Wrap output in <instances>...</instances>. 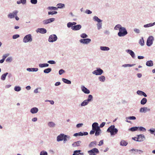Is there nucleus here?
<instances>
[{
  "label": "nucleus",
  "mask_w": 155,
  "mask_h": 155,
  "mask_svg": "<svg viewBox=\"0 0 155 155\" xmlns=\"http://www.w3.org/2000/svg\"><path fill=\"white\" fill-rule=\"evenodd\" d=\"M105 124V122H103L99 126L97 123H94L92 124V129L90 131V134L91 135H92L95 133V136H99L101 132V130L100 128L103 127Z\"/></svg>",
  "instance_id": "1"
},
{
  "label": "nucleus",
  "mask_w": 155,
  "mask_h": 155,
  "mask_svg": "<svg viewBox=\"0 0 155 155\" xmlns=\"http://www.w3.org/2000/svg\"><path fill=\"white\" fill-rule=\"evenodd\" d=\"M117 28L119 30V32L117 35L120 37H124L128 34L126 28L122 27L120 24L117 25Z\"/></svg>",
  "instance_id": "2"
},
{
  "label": "nucleus",
  "mask_w": 155,
  "mask_h": 155,
  "mask_svg": "<svg viewBox=\"0 0 155 155\" xmlns=\"http://www.w3.org/2000/svg\"><path fill=\"white\" fill-rule=\"evenodd\" d=\"M107 132L110 133V136L113 137L116 134V128L114 125H112L110 126L107 129Z\"/></svg>",
  "instance_id": "3"
},
{
  "label": "nucleus",
  "mask_w": 155,
  "mask_h": 155,
  "mask_svg": "<svg viewBox=\"0 0 155 155\" xmlns=\"http://www.w3.org/2000/svg\"><path fill=\"white\" fill-rule=\"evenodd\" d=\"M93 20L97 22V29L99 30L102 28V23L101 22L102 20L99 19L97 16H94L93 17Z\"/></svg>",
  "instance_id": "4"
},
{
  "label": "nucleus",
  "mask_w": 155,
  "mask_h": 155,
  "mask_svg": "<svg viewBox=\"0 0 155 155\" xmlns=\"http://www.w3.org/2000/svg\"><path fill=\"white\" fill-rule=\"evenodd\" d=\"M32 38L31 34H28L26 35L24 38L23 42L25 43L30 42L32 41Z\"/></svg>",
  "instance_id": "5"
},
{
  "label": "nucleus",
  "mask_w": 155,
  "mask_h": 155,
  "mask_svg": "<svg viewBox=\"0 0 155 155\" xmlns=\"http://www.w3.org/2000/svg\"><path fill=\"white\" fill-rule=\"evenodd\" d=\"M103 70L100 68H96V69L92 72V74L96 75H101L103 73Z\"/></svg>",
  "instance_id": "6"
},
{
  "label": "nucleus",
  "mask_w": 155,
  "mask_h": 155,
  "mask_svg": "<svg viewBox=\"0 0 155 155\" xmlns=\"http://www.w3.org/2000/svg\"><path fill=\"white\" fill-rule=\"evenodd\" d=\"M58 39L57 35L55 34H52L49 36L48 41L50 42H53L56 41Z\"/></svg>",
  "instance_id": "7"
},
{
  "label": "nucleus",
  "mask_w": 155,
  "mask_h": 155,
  "mask_svg": "<svg viewBox=\"0 0 155 155\" xmlns=\"http://www.w3.org/2000/svg\"><path fill=\"white\" fill-rule=\"evenodd\" d=\"M154 38L152 36H150L148 38L147 41V45L148 46H151L153 43Z\"/></svg>",
  "instance_id": "8"
},
{
  "label": "nucleus",
  "mask_w": 155,
  "mask_h": 155,
  "mask_svg": "<svg viewBox=\"0 0 155 155\" xmlns=\"http://www.w3.org/2000/svg\"><path fill=\"white\" fill-rule=\"evenodd\" d=\"M99 152L98 149L96 148H94L88 151V153L90 154L89 155H96Z\"/></svg>",
  "instance_id": "9"
},
{
  "label": "nucleus",
  "mask_w": 155,
  "mask_h": 155,
  "mask_svg": "<svg viewBox=\"0 0 155 155\" xmlns=\"http://www.w3.org/2000/svg\"><path fill=\"white\" fill-rule=\"evenodd\" d=\"M91 39L89 38L81 39L79 40L80 43L84 44H88L91 42Z\"/></svg>",
  "instance_id": "10"
},
{
  "label": "nucleus",
  "mask_w": 155,
  "mask_h": 155,
  "mask_svg": "<svg viewBox=\"0 0 155 155\" xmlns=\"http://www.w3.org/2000/svg\"><path fill=\"white\" fill-rule=\"evenodd\" d=\"M18 12V11L16 10H15L12 13H9L8 15V17L10 19L14 18L15 16L17 15Z\"/></svg>",
  "instance_id": "11"
},
{
  "label": "nucleus",
  "mask_w": 155,
  "mask_h": 155,
  "mask_svg": "<svg viewBox=\"0 0 155 155\" xmlns=\"http://www.w3.org/2000/svg\"><path fill=\"white\" fill-rule=\"evenodd\" d=\"M136 141L139 142L143 141L145 139V137L143 134H139L137 135Z\"/></svg>",
  "instance_id": "12"
},
{
  "label": "nucleus",
  "mask_w": 155,
  "mask_h": 155,
  "mask_svg": "<svg viewBox=\"0 0 155 155\" xmlns=\"http://www.w3.org/2000/svg\"><path fill=\"white\" fill-rule=\"evenodd\" d=\"M55 19L54 18H51L43 20L42 21V23L44 25H46L53 22Z\"/></svg>",
  "instance_id": "13"
},
{
  "label": "nucleus",
  "mask_w": 155,
  "mask_h": 155,
  "mask_svg": "<svg viewBox=\"0 0 155 155\" xmlns=\"http://www.w3.org/2000/svg\"><path fill=\"white\" fill-rule=\"evenodd\" d=\"M88 134V133L87 132H80L74 134L73 136L74 137L81 136L87 135Z\"/></svg>",
  "instance_id": "14"
},
{
  "label": "nucleus",
  "mask_w": 155,
  "mask_h": 155,
  "mask_svg": "<svg viewBox=\"0 0 155 155\" xmlns=\"http://www.w3.org/2000/svg\"><path fill=\"white\" fill-rule=\"evenodd\" d=\"M36 32L37 33H39L42 34H44L47 32V30L44 28H39L36 30Z\"/></svg>",
  "instance_id": "15"
},
{
  "label": "nucleus",
  "mask_w": 155,
  "mask_h": 155,
  "mask_svg": "<svg viewBox=\"0 0 155 155\" xmlns=\"http://www.w3.org/2000/svg\"><path fill=\"white\" fill-rule=\"evenodd\" d=\"M81 91L85 94H89L90 93V90L84 85L81 86Z\"/></svg>",
  "instance_id": "16"
},
{
  "label": "nucleus",
  "mask_w": 155,
  "mask_h": 155,
  "mask_svg": "<svg viewBox=\"0 0 155 155\" xmlns=\"http://www.w3.org/2000/svg\"><path fill=\"white\" fill-rule=\"evenodd\" d=\"M150 109L147 107H141L140 109V112L141 113H146L148 111H150Z\"/></svg>",
  "instance_id": "17"
},
{
  "label": "nucleus",
  "mask_w": 155,
  "mask_h": 155,
  "mask_svg": "<svg viewBox=\"0 0 155 155\" xmlns=\"http://www.w3.org/2000/svg\"><path fill=\"white\" fill-rule=\"evenodd\" d=\"M81 28V25L78 24L74 25L72 27V29L74 31H78L80 30Z\"/></svg>",
  "instance_id": "18"
},
{
  "label": "nucleus",
  "mask_w": 155,
  "mask_h": 155,
  "mask_svg": "<svg viewBox=\"0 0 155 155\" xmlns=\"http://www.w3.org/2000/svg\"><path fill=\"white\" fill-rule=\"evenodd\" d=\"M64 134H61L58 135L57 137V141L58 142H59L63 140Z\"/></svg>",
  "instance_id": "19"
},
{
  "label": "nucleus",
  "mask_w": 155,
  "mask_h": 155,
  "mask_svg": "<svg viewBox=\"0 0 155 155\" xmlns=\"http://www.w3.org/2000/svg\"><path fill=\"white\" fill-rule=\"evenodd\" d=\"M126 51L133 58H135V53L132 50L127 49L126 50Z\"/></svg>",
  "instance_id": "20"
},
{
  "label": "nucleus",
  "mask_w": 155,
  "mask_h": 155,
  "mask_svg": "<svg viewBox=\"0 0 155 155\" xmlns=\"http://www.w3.org/2000/svg\"><path fill=\"white\" fill-rule=\"evenodd\" d=\"M38 111V108L33 107L31 109L30 112L32 114H35L37 113Z\"/></svg>",
  "instance_id": "21"
},
{
  "label": "nucleus",
  "mask_w": 155,
  "mask_h": 155,
  "mask_svg": "<svg viewBox=\"0 0 155 155\" xmlns=\"http://www.w3.org/2000/svg\"><path fill=\"white\" fill-rule=\"evenodd\" d=\"M130 152L131 151H134L135 152L134 153V154H137V153L140 154L141 153H142L143 151L141 150H137L136 149H133L129 150Z\"/></svg>",
  "instance_id": "22"
},
{
  "label": "nucleus",
  "mask_w": 155,
  "mask_h": 155,
  "mask_svg": "<svg viewBox=\"0 0 155 155\" xmlns=\"http://www.w3.org/2000/svg\"><path fill=\"white\" fill-rule=\"evenodd\" d=\"M137 93L138 95L140 96H143L145 97H146L147 96V95L144 92L141 91H137Z\"/></svg>",
  "instance_id": "23"
},
{
  "label": "nucleus",
  "mask_w": 155,
  "mask_h": 155,
  "mask_svg": "<svg viewBox=\"0 0 155 155\" xmlns=\"http://www.w3.org/2000/svg\"><path fill=\"white\" fill-rule=\"evenodd\" d=\"M26 70L29 72H36L38 69L37 68H28Z\"/></svg>",
  "instance_id": "24"
},
{
  "label": "nucleus",
  "mask_w": 155,
  "mask_h": 155,
  "mask_svg": "<svg viewBox=\"0 0 155 155\" xmlns=\"http://www.w3.org/2000/svg\"><path fill=\"white\" fill-rule=\"evenodd\" d=\"M64 138L63 140L64 143H65L68 140H70L71 139L70 137L68 135L64 134Z\"/></svg>",
  "instance_id": "25"
},
{
  "label": "nucleus",
  "mask_w": 155,
  "mask_h": 155,
  "mask_svg": "<svg viewBox=\"0 0 155 155\" xmlns=\"http://www.w3.org/2000/svg\"><path fill=\"white\" fill-rule=\"evenodd\" d=\"M81 143V141L79 140L77 141L74 142L72 144V145L74 147H78L80 146V144Z\"/></svg>",
  "instance_id": "26"
},
{
  "label": "nucleus",
  "mask_w": 155,
  "mask_h": 155,
  "mask_svg": "<svg viewBox=\"0 0 155 155\" xmlns=\"http://www.w3.org/2000/svg\"><path fill=\"white\" fill-rule=\"evenodd\" d=\"M153 65V62L152 61H148L146 62V65L148 67H152Z\"/></svg>",
  "instance_id": "27"
},
{
  "label": "nucleus",
  "mask_w": 155,
  "mask_h": 155,
  "mask_svg": "<svg viewBox=\"0 0 155 155\" xmlns=\"http://www.w3.org/2000/svg\"><path fill=\"white\" fill-rule=\"evenodd\" d=\"M155 25V22L153 23H150L147 24L145 25H143V27L144 28H148L151 27Z\"/></svg>",
  "instance_id": "28"
},
{
  "label": "nucleus",
  "mask_w": 155,
  "mask_h": 155,
  "mask_svg": "<svg viewBox=\"0 0 155 155\" xmlns=\"http://www.w3.org/2000/svg\"><path fill=\"white\" fill-rule=\"evenodd\" d=\"M93 96L92 95L89 94L88 96L87 99L86 100L89 103L91 102L93 100Z\"/></svg>",
  "instance_id": "29"
},
{
  "label": "nucleus",
  "mask_w": 155,
  "mask_h": 155,
  "mask_svg": "<svg viewBox=\"0 0 155 155\" xmlns=\"http://www.w3.org/2000/svg\"><path fill=\"white\" fill-rule=\"evenodd\" d=\"M89 104V102H88L86 100L84 101L79 105V106L81 107H84L86 106Z\"/></svg>",
  "instance_id": "30"
},
{
  "label": "nucleus",
  "mask_w": 155,
  "mask_h": 155,
  "mask_svg": "<svg viewBox=\"0 0 155 155\" xmlns=\"http://www.w3.org/2000/svg\"><path fill=\"white\" fill-rule=\"evenodd\" d=\"M81 151L80 150H75L74 151L72 155H79L83 154V153H81Z\"/></svg>",
  "instance_id": "31"
},
{
  "label": "nucleus",
  "mask_w": 155,
  "mask_h": 155,
  "mask_svg": "<svg viewBox=\"0 0 155 155\" xmlns=\"http://www.w3.org/2000/svg\"><path fill=\"white\" fill-rule=\"evenodd\" d=\"M8 72H6L2 74L1 76V79L2 81H5V80L6 76L8 75Z\"/></svg>",
  "instance_id": "32"
},
{
  "label": "nucleus",
  "mask_w": 155,
  "mask_h": 155,
  "mask_svg": "<svg viewBox=\"0 0 155 155\" xmlns=\"http://www.w3.org/2000/svg\"><path fill=\"white\" fill-rule=\"evenodd\" d=\"M62 81L65 83L68 84H71V81L67 79L62 78Z\"/></svg>",
  "instance_id": "33"
},
{
  "label": "nucleus",
  "mask_w": 155,
  "mask_h": 155,
  "mask_svg": "<svg viewBox=\"0 0 155 155\" xmlns=\"http://www.w3.org/2000/svg\"><path fill=\"white\" fill-rule=\"evenodd\" d=\"M56 6L57 7L58 9V8H63L65 7V5L62 3H58V4Z\"/></svg>",
  "instance_id": "34"
},
{
  "label": "nucleus",
  "mask_w": 155,
  "mask_h": 155,
  "mask_svg": "<svg viewBox=\"0 0 155 155\" xmlns=\"http://www.w3.org/2000/svg\"><path fill=\"white\" fill-rule=\"evenodd\" d=\"M49 64L48 63H42L39 64V66L41 68L48 67Z\"/></svg>",
  "instance_id": "35"
},
{
  "label": "nucleus",
  "mask_w": 155,
  "mask_h": 155,
  "mask_svg": "<svg viewBox=\"0 0 155 155\" xmlns=\"http://www.w3.org/2000/svg\"><path fill=\"white\" fill-rule=\"evenodd\" d=\"M48 126L50 127H55L56 124L53 122L51 121L48 123Z\"/></svg>",
  "instance_id": "36"
},
{
  "label": "nucleus",
  "mask_w": 155,
  "mask_h": 155,
  "mask_svg": "<svg viewBox=\"0 0 155 155\" xmlns=\"http://www.w3.org/2000/svg\"><path fill=\"white\" fill-rule=\"evenodd\" d=\"M128 144V143L124 140H121L120 142V145L122 146H126Z\"/></svg>",
  "instance_id": "37"
},
{
  "label": "nucleus",
  "mask_w": 155,
  "mask_h": 155,
  "mask_svg": "<svg viewBox=\"0 0 155 155\" xmlns=\"http://www.w3.org/2000/svg\"><path fill=\"white\" fill-rule=\"evenodd\" d=\"M100 49L101 50L103 51H108L110 50L109 48L106 46H101Z\"/></svg>",
  "instance_id": "38"
},
{
  "label": "nucleus",
  "mask_w": 155,
  "mask_h": 155,
  "mask_svg": "<svg viewBox=\"0 0 155 155\" xmlns=\"http://www.w3.org/2000/svg\"><path fill=\"white\" fill-rule=\"evenodd\" d=\"M98 80L101 82H104L106 80L105 77L103 75L100 76L98 77Z\"/></svg>",
  "instance_id": "39"
},
{
  "label": "nucleus",
  "mask_w": 155,
  "mask_h": 155,
  "mask_svg": "<svg viewBox=\"0 0 155 155\" xmlns=\"http://www.w3.org/2000/svg\"><path fill=\"white\" fill-rule=\"evenodd\" d=\"M138 127H133L129 129L128 130L132 132L136 131L138 130Z\"/></svg>",
  "instance_id": "40"
},
{
  "label": "nucleus",
  "mask_w": 155,
  "mask_h": 155,
  "mask_svg": "<svg viewBox=\"0 0 155 155\" xmlns=\"http://www.w3.org/2000/svg\"><path fill=\"white\" fill-rule=\"evenodd\" d=\"M52 70L51 68H48L44 70V73L45 74H48Z\"/></svg>",
  "instance_id": "41"
},
{
  "label": "nucleus",
  "mask_w": 155,
  "mask_h": 155,
  "mask_svg": "<svg viewBox=\"0 0 155 155\" xmlns=\"http://www.w3.org/2000/svg\"><path fill=\"white\" fill-rule=\"evenodd\" d=\"M147 102V99L145 98H143L140 101V104L142 105L145 104Z\"/></svg>",
  "instance_id": "42"
},
{
  "label": "nucleus",
  "mask_w": 155,
  "mask_h": 155,
  "mask_svg": "<svg viewBox=\"0 0 155 155\" xmlns=\"http://www.w3.org/2000/svg\"><path fill=\"white\" fill-rule=\"evenodd\" d=\"M97 144V142L96 141H92L91 142L90 144H89V147H94V145H96Z\"/></svg>",
  "instance_id": "43"
},
{
  "label": "nucleus",
  "mask_w": 155,
  "mask_h": 155,
  "mask_svg": "<svg viewBox=\"0 0 155 155\" xmlns=\"http://www.w3.org/2000/svg\"><path fill=\"white\" fill-rule=\"evenodd\" d=\"M135 65V64H124L122 65V66L124 68H126L127 67H131L134 66Z\"/></svg>",
  "instance_id": "44"
},
{
  "label": "nucleus",
  "mask_w": 155,
  "mask_h": 155,
  "mask_svg": "<svg viewBox=\"0 0 155 155\" xmlns=\"http://www.w3.org/2000/svg\"><path fill=\"white\" fill-rule=\"evenodd\" d=\"M14 89L15 91L19 92L21 90V88L19 86H15L14 87Z\"/></svg>",
  "instance_id": "45"
},
{
  "label": "nucleus",
  "mask_w": 155,
  "mask_h": 155,
  "mask_svg": "<svg viewBox=\"0 0 155 155\" xmlns=\"http://www.w3.org/2000/svg\"><path fill=\"white\" fill-rule=\"evenodd\" d=\"M139 43L141 46H143L144 45V42L143 38V37H142L140 39Z\"/></svg>",
  "instance_id": "46"
},
{
  "label": "nucleus",
  "mask_w": 155,
  "mask_h": 155,
  "mask_svg": "<svg viewBox=\"0 0 155 155\" xmlns=\"http://www.w3.org/2000/svg\"><path fill=\"white\" fill-rule=\"evenodd\" d=\"M126 119L127 120H135L136 119V117L134 116H130L126 117Z\"/></svg>",
  "instance_id": "47"
},
{
  "label": "nucleus",
  "mask_w": 155,
  "mask_h": 155,
  "mask_svg": "<svg viewBox=\"0 0 155 155\" xmlns=\"http://www.w3.org/2000/svg\"><path fill=\"white\" fill-rule=\"evenodd\" d=\"M138 129L140 131L145 132L146 130L145 128L142 127H137Z\"/></svg>",
  "instance_id": "48"
},
{
  "label": "nucleus",
  "mask_w": 155,
  "mask_h": 155,
  "mask_svg": "<svg viewBox=\"0 0 155 155\" xmlns=\"http://www.w3.org/2000/svg\"><path fill=\"white\" fill-rule=\"evenodd\" d=\"M48 9L50 10H58V8L53 6H49L48 8Z\"/></svg>",
  "instance_id": "49"
},
{
  "label": "nucleus",
  "mask_w": 155,
  "mask_h": 155,
  "mask_svg": "<svg viewBox=\"0 0 155 155\" xmlns=\"http://www.w3.org/2000/svg\"><path fill=\"white\" fill-rule=\"evenodd\" d=\"M80 37L83 38H85L88 37V35L85 33H83L80 35Z\"/></svg>",
  "instance_id": "50"
},
{
  "label": "nucleus",
  "mask_w": 155,
  "mask_h": 155,
  "mask_svg": "<svg viewBox=\"0 0 155 155\" xmlns=\"http://www.w3.org/2000/svg\"><path fill=\"white\" fill-rule=\"evenodd\" d=\"M57 12L56 11H50L48 12V15H53L57 14Z\"/></svg>",
  "instance_id": "51"
},
{
  "label": "nucleus",
  "mask_w": 155,
  "mask_h": 155,
  "mask_svg": "<svg viewBox=\"0 0 155 155\" xmlns=\"http://www.w3.org/2000/svg\"><path fill=\"white\" fill-rule=\"evenodd\" d=\"M40 155H48V154L46 151L42 150L40 152Z\"/></svg>",
  "instance_id": "52"
},
{
  "label": "nucleus",
  "mask_w": 155,
  "mask_h": 155,
  "mask_svg": "<svg viewBox=\"0 0 155 155\" xmlns=\"http://www.w3.org/2000/svg\"><path fill=\"white\" fill-rule=\"evenodd\" d=\"M47 62L48 63H49L50 64H56V62L55 61H54V60H49V61H47Z\"/></svg>",
  "instance_id": "53"
},
{
  "label": "nucleus",
  "mask_w": 155,
  "mask_h": 155,
  "mask_svg": "<svg viewBox=\"0 0 155 155\" xmlns=\"http://www.w3.org/2000/svg\"><path fill=\"white\" fill-rule=\"evenodd\" d=\"M20 35L18 34H15L12 36V38L13 39H16L19 37Z\"/></svg>",
  "instance_id": "54"
},
{
  "label": "nucleus",
  "mask_w": 155,
  "mask_h": 155,
  "mask_svg": "<svg viewBox=\"0 0 155 155\" xmlns=\"http://www.w3.org/2000/svg\"><path fill=\"white\" fill-rule=\"evenodd\" d=\"M67 26L68 28H70L71 27L72 29V27L73 26L71 23V22H69L67 24Z\"/></svg>",
  "instance_id": "55"
},
{
  "label": "nucleus",
  "mask_w": 155,
  "mask_h": 155,
  "mask_svg": "<svg viewBox=\"0 0 155 155\" xmlns=\"http://www.w3.org/2000/svg\"><path fill=\"white\" fill-rule=\"evenodd\" d=\"M12 60V58L11 57H9L6 60L7 62H11Z\"/></svg>",
  "instance_id": "56"
},
{
  "label": "nucleus",
  "mask_w": 155,
  "mask_h": 155,
  "mask_svg": "<svg viewBox=\"0 0 155 155\" xmlns=\"http://www.w3.org/2000/svg\"><path fill=\"white\" fill-rule=\"evenodd\" d=\"M65 71L63 69H61L59 71V74L60 75L62 74L63 73H64Z\"/></svg>",
  "instance_id": "57"
},
{
  "label": "nucleus",
  "mask_w": 155,
  "mask_h": 155,
  "mask_svg": "<svg viewBox=\"0 0 155 155\" xmlns=\"http://www.w3.org/2000/svg\"><path fill=\"white\" fill-rule=\"evenodd\" d=\"M30 2L31 4L35 5L37 3V0H30Z\"/></svg>",
  "instance_id": "58"
},
{
  "label": "nucleus",
  "mask_w": 155,
  "mask_h": 155,
  "mask_svg": "<svg viewBox=\"0 0 155 155\" xmlns=\"http://www.w3.org/2000/svg\"><path fill=\"white\" fill-rule=\"evenodd\" d=\"M83 125V124L82 123H79L77 124L76 125V127L77 128H79L82 127Z\"/></svg>",
  "instance_id": "59"
},
{
  "label": "nucleus",
  "mask_w": 155,
  "mask_h": 155,
  "mask_svg": "<svg viewBox=\"0 0 155 155\" xmlns=\"http://www.w3.org/2000/svg\"><path fill=\"white\" fill-rule=\"evenodd\" d=\"M85 12L87 14H91L92 13V12L89 9H86Z\"/></svg>",
  "instance_id": "60"
},
{
  "label": "nucleus",
  "mask_w": 155,
  "mask_h": 155,
  "mask_svg": "<svg viewBox=\"0 0 155 155\" xmlns=\"http://www.w3.org/2000/svg\"><path fill=\"white\" fill-rule=\"evenodd\" d=\"M134 31L135 33L137 34L139 33L140 32V30L139 29L136 28H134Z\"/></svg>",
  "instance_id": "61"
},
{
  "label": "nucleus",
  "mask_w": 155,
  "mask_h": 155,
  "mask_svg": "<svg viewBox=\"0 0 155 155\" xmlns=\"http://www.w3.org/2000/svg\"><path fill=\"white\" fill-rule=\"evenodd\" d=\"M9 54H4L2 56V58L4 59L5 60V58L9 56Z\"/></svg>",
  "instance_id": "62"
},
{
  "label": "nucleus",
  "mask_w": 155,
  "mask_h": 155,
  "mask_svg": "<svg viewBox=\"0 0 155 155\" xmlns=\"http://www.w3.org/2000/svg\"><path fill=\"white\" fill-rule=\"evenodd\" d=\"M149 131L150 132L151 134H153L155 131V129L153 128V129H150L149 130Z\"/></svg>",
  "instance_id": "63"
},
{
  "label": "nucleus",
  "mask_w": 155,
  "mask_h": 155,
  "mask_svg": "<svg viewBox=\"0 0 155 155\" xmlns=\"http://www.w3.org/2000/svg\"><path fill=\"white\" fill-rule=\"evenodd\" d=\"M104 143V141L103 140H101L99 142V143L98 144V145L99 146H101Z\"/></svg>",
  "instance_id": "64"
}]
</instances>
